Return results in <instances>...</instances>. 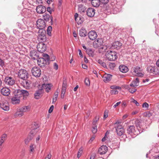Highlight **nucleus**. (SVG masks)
Returning a JSON list of instances; mask_svg holds the SVG:
<instances>
[{"label":"nucleus","mask_w":159,"mask_h":159,"mask_svg":"<svg viewBox=\"0 0 159 159\" xmlns=\"http://www.w3.org/2000/svg\"><path fill=\"white\" fill-rule=\"evenodd\" d=\"M14 96L20 99V98H24L29 95L28 92L25 90L18 89L16 90L13 92Z\"/></svg>","instance_id":"f257e3e1"},{"label":"nucleus","mask_w":159,"mask_h":159,"mask_svg":"<svg viewBox=\"0 0 159 159\" xmlns=\"http://www.w3.org/2000/svg\"><path fill=\"white\" fill-rule=\"evenodd\" d=\"M106 56L108 60L111 61H115L118 57L117 53L111 51H107L106 54Z\"/></svg>","instance_id":"f03ea898"},{"label":"nucleus","mask_w":159,"mask_h":159,"mask_svg":"<svg viewBox=\"0 0 159 159\" xmlns=\"http://www.w3.org/2000/svg\"><path fill=\"white\" fill-rule=\"evenodd\" d=\"M127 133L130 134L131 136L134 135L136 136L143 132V130H135V127L134 125H131L129 126L127 129Z\"/></svg>","instance_id":"7ed1b4c3"},{"label":"nucleus","mask_w":159,"mask_h":159,"mask_svg":"<svg viewBox=\"0 0 159 159\" xmlns=\"http://www.w3.org/2000/svg\"><path fill=\"white\" fill-rule=\"evenodd\" d=\"M18 75L20 78L24 80L27 79L29 76L28 72L24 69L20 70L18 72Z\"/></svg>","instance_id":"20e7f679"},{"label":"nucleus","mask_w":159,"mask_h":159,"mask_svg":"<svg viewBox=\"0 0 159 159\" xmlns=\"http://www.w3.org/2000/svg\"><path fill=\"white\" fill-rule=\"evenodd\" d=\"M37 28L39 29V31L45 30L44 28L46 26V23L44 20L42 19H39L36 22Z\"/></svg>","instance_id":"39448f33"},{"label":"nucleus","mask_w":159,"mask_h":159,"mask_svg":"<svg viewBox=\"0 0 159 159\" xmlns=\"http://www.w3.org/2000/svg\"><path fill=\"white\" fill-rule=\"evenodd\" d=\"M45 30L38 31V40L39 43H43L46 40Z\"/></svg>","instance_id":"423d86ee"},{"label":"nucleus","mask_w":159,"mask_h":159,"mask_svg":"<svg viewBox=\"0 0 159 159\" xmlns=\"http://www.w3.org/2000/svg\"><path fill=\"white\" fill-rule=\"evenodd\" d=\"M30 110V107L28 106H24L19 109L17 112V115L18 116H22L24 112H27Z\"/></svg>","instance_id":"0eeeda50"},{"label":"nucleus","mask_w":159,"mask_h":159,"mask_svg":"<svg viewBox=\"0 0 159 159\" xmlns=\"http://www.w3.org/2000/svg\"><path fill=\"white\" fill-rule=\"evenodd\" d=\"M32 75L36 77H39L41 75V72L40 68L38 67L35 66L31 69Z\"/></svg>","instance_id":"6e6552de"},{"label":"nucleus","mask_w":159,"mask_h":159,"mask_svg":"<svg viewBox=\"0 0 159 159\" xmlns=\"http://www.w3.org/2000/svg\"><path fill=\"white\" fill-rule=\"evenodd\" d=\"M23 37L25 39L30 40L33 37L32 32L28 31L23 32L22 34Z\"/></svg>","instance_id":"1a4fd4ad"},{"label":"nucleus","mask_w":159,"mask_h":159,"mask_svg":"<svg viewBox=\"0 0 159 159\" xmlns=\"http://www.w3.org/2000/svg\"><path fill=\"white\" fill-rule=\"evenodd\" d=\"M141 68L139 66H137L133 68L132 70L133 75L138 76H142L143 75L141 72Z\"/></svg>","instance_id":"9d476101"},{"label":"nucleus","mask_w":159,"mask_h":159,"mask_svg":"<svg viewBox=\"0 0 159 159\" xmlns=\"http://www.w3.org/2000/svg\"><path fill=\"white\" fill-rule=\"evenodd\" d=\"M121 6L117 4L112 6L111 12L113 14H116L121 11Z\"/></svg>","instance_id":"9b49d317"},{"label":"nucleus","mask_w":159,"mask_h":159,"mask_svg":"<svg viewBox=\"0 0 159 159\" xmlns=\"http://www.w3.org/2000/svg\"><path fill=\"white\" fill-rule=\"evenodd\" d=\"M147 70L150 73L156 75L159 73V70L156 67L149 66L147 68Z\"/></svg>","instance_id":"f8f14e48"},{"label":"nucleus","mask_w":159,"mask_h":159,"mask_svg":"<svg viewBox=\"0 0 159 159\" xmlns=\"http://www.w3.org/2000/svg\"><path fill=\"white\" fill-rule=\"evenodd\" d=\"M38 51L41 53L43 52L46 50V45L43 43H39L37 46Z\"/></svg>","instance_id":"ddd939ff"},{"label":"nucleus","mask_w":159,"mask_h":159,"mask_svg":"<svg viewBox=\"0 0 159 159\" xmlns=\"http://www.w3.org/2000/svg\"><path fill=\"white\" fill-rule=\"evenodd\" d=\"M103 43V40L102 39L98 38L93 42V46L94 48H97L101 46Z\"/></svg>","instance_id":"4468645a"},{"label":"nucleus","mask_w":159,"mask_h":159,"mask_svg":"<svg viewBox=\"0 0 159 159\" xmlns=\"http://www.w3.org/2000/svg\"><path fill=\"white\" fill-rule=\"evenodd\" d=\"M4 82L6 84L9 85H12L15 83V80L11 77H6L4 79Z\"/></svg>","instance_id":"2eb2a0df"},{"label":"nucleus","mask_w":159,"mask_h":159,"mask_svg":"<svg viewBox=\"0 0 159 159\" xmlns=\"http://www.w3.org/2000/svg\"><path fill=\"white\" fill-rule=\"evenodd\" d=\"M36 11L38 13L42 14L46 11V8L44 6L39 5L36 7Z\"/></svg>","instance_id":"dca6fc26"},{"label":"nucleus","mask_w":159,"mask_h":159,"mask_svg":"<svg viewBox=\"0 0 159 159\" xmlns=\"http://www.w3.org/2000/svg\"><path fill=\"white\" fill-rule=\"evenodd\" d=\"M30 56L32 59L33 60H37L39 58V55L37 51L35 50H33L30 51Z\"/></svg>","instance_id":"f3484780"},{"label":"nucleus","mask_w":159,"mask_h":159,"mask_svg":"<svg viewBox=\"0 0 159 159\" xmlns=\"http://www.w3.org/2000/svg\"><path fill=\"white\" fill-rule=\"evenodd\" d=\"M88 36L90 39L93 40L97 38V34L95 31L91 30L89 32Z\"/></svg>","instance_id":"a211bd4d"},{"label":"nucleus","mask_w":159,"mask_h":159,"mask_svg":"<svg viewBox=\"0 0 159 159\" xmlns=\"http://www.w3.org/2000/svg\"><path fill=\"white\" fill-rule=\"evenodd\" d=\"M116 131L117 134L119 136H121L123 134L124 130L123 127L120 125H118L116 128Z\"/></svg>","instance_id":"6ab92c4d"},{"label":"nucleus","mask_w":159,"mask_h":159,"mask_svg":"<svg viewBox=\"0 0 159 159\" xmlns=\"http://www.w3.org/2000/svg\"><path fill=\"white\" fill-rule=\"evenodd\" d=\"M36 129H32L30 132V135L29 137H28L25 140V144H27L29 143L31 139L33 136L35 135L34 132Z\"/></svg>","instance_id":"aec40b11"},{"label":"nucleus","mask_w":159,"mask_h":159,"mask_svg":"<svg viewBox=\"0 0 159 159\" xmlns=\"http://www.w3.org/2000/svg\"><path fill=\"white\" fill-rule=\"evenodd\" d=\"M107 150V147L106 146L103 145L99 149L98 152L101 155H103L106 153Z\"/></svg>","instance_id":"412c9836"},{"label":"nucleus","mask_w":159,"mask_h":159,"mask_svg":"<svg viewBox=\"0 0 159 159\" xmlns=\"http://www.w3.org/2000/svg\"><path fill=\"white\" fill-rule=\"evenodd\" d=\"M32 11L29 9H24L23 10L22 15L25 17H29L30 16Z\"/></svg>","instance_id":"4be33fe9"},{"label":"nucleus","mask_w":159,"mask_h":159,"mask_svg":"<svg viewBox=\"0 0 159 159\" xmlns=\"http://www.w3.org/2000/svg\"><path fill=\"white\" fill-rule=\"evenodd\" d=\"M87 15L89 17H92L95 14V9L92 8H89L86 11Z\"/></svg>","instance_id":"5701e85b"},{"label":"nucleus","mask_w":159,"mask_h":159,"mask_svg":"<svg viewBox=\"0 0 159 159\" xmlns=\"http://www.w3.org/2000/svg\"><path fill=\"white\" fill-rule=\"evenodd\" d=\"M37 64L41 67H44L47 64V62L43 60V58H38L37 60Z\"/></svg>","instance_id":"b1692460"},{"label":"nucleus","mask_w":159,"mask_h":159,"mask_svg":"<svg viewBox=\"0 0 159 159\" xmlns=\"http://www.w3.org/2000/svg\"><path fill=\"white\" fill-rule=\"evenodd\" d=\"M121 46L122 44L120 42L116 41L112 43L111 48L114 49H118Z\"/></svg>","instance_id":"393cba45"},{"label":"nucleus","mask_w":159,"mask_h":159,"mask_svg":"<svg viewBox=\"0 0 159 159\" xmlns=\"http://www.w3.org/2000/svg\"><path fill=\"white\" fill-rule=\"evenodd\" d=\"M1 93L3 95L8 96L10 94V90L7 88H3L1 90Z\"/></svg>","instance_id":"a878e982"},{"label":"nucleus","mask_w":159,"mask_h":159,"mask_svg":"<svg viewBox=\"0 0 159 159\" xmlns=\"http://www.w3.org/2000/svg\"><path fill=\"white\" fill-rule=\"evenodd\" d=\"M0 107L5 111H8L9 109V107L7 103L0 102Z\"/></svg>","instance_id":"bb28decb"},{"label":"nucleus","mask_w":159,"mask_h":159,"mask_svg":"<svg viewBox=\"0 0 159 159\" xmlns=\"http://www.w3.org/2000/svg\"><path fill=\"white\" fill-rule=\"evenodd\" d=\"M43 18L44 20L46 21H48L49 20L50 18L51 24L52 25L53 23V17L52 16H50L49 14L45 13L43 15Z\"/></svg>","instance_id":"cd10ccee"},{"label":"nucleus","mask_w":159,"mask_h":159,"mask_svg":"<svg viewBox=\"0 0 159 159\" xmlns=\"http://www.w3.org/2000/svg\"><path fill=\"white\" fill-rule=\"evenodd\" d=\"M119 69L120 71L124 73H125L129 70L128 67L127 66L123 65H121L120 66Z\"/></svg>","instance_id":"c85d7f7f"},{"label":"nucleus","mask_w":159,"mask_h":159,"mask_svg":"<svg viewBox=\"0 0 159 159\" xmlns=\"http://www.w3.org/2000/svg\"><path fill=\"white\" fill-rule=\"evenodd\" d=\"M42 93V89H39L37 90L34 94V98L36 99H39Z\"/></svg>","instance_id":"c756f323"},{"label":"nucleus","mask_w":159,"mask_h":159,"mask_svg":"<svg viewBox=\"0 0 159 159\" xmlns=\"http://www.w3.org/2000/svg\"><path fill=\"white\" fill-rule=\"evenodd\" d=\"M112 75L110 74H106L103 77V81L105 82H107L110 81Z\"/></svg>","instance_id":"7c9ffc66"},{"label":"nucleus","mask_w":159,"mask_h":159,"mask_svg":"<svg viewBox=\"0 0 159 159\" xmlns=\"http://www.w3.org/2000/svg\"><path fill=\"white\" fill-rule=\"evenodd\" d=\"M79 35L82 37H84L86 36V30L84 28H82L79 31Z\"/></svg>","instance_id":"2f4dec72"},{"label":"nucleus","mask_w":159,"mask_h":159,"mask_svg":"<svg viewBox=\"0 0 159 159\" xmlns=\"http://www.w3.org/2000/svg\"><path fill=\"white\" fill-rule=\"evenodd\" d=\"M7 137V135L5 134H3L0 138V152L1 150V147L2 144L5 140Z\"/></svg>","instance_id":"473e14b6"},{"label":"nucleus","mask_w":159,"mask_h":159,"mask_svg":"<svg viewBox=\"0 0 159 159\" xmlns=\"http://www.w3.org/2000/svg\"><path fill=\"white\" fill-rule=\"evenodd\" d=\"M20 99L15 96H13L11 99L12 103L13 104H19L20 102Z\"/></svg>","instance_id":"72a5a7b5"},{"label":"nucleus","mask_w":159,"mask_h":159,"mask_svg":"<svg viewBox=\"0 0 159 159\" xmlns=\"http://www.w3.org/2000/svg\"><path fill=\"white\" fill-rule=\"evenodd\" d=\"M78 11L80 13L84 12L86 10L85 7L82 4H79L78 5Z\"/></svg>","instance_id":"f704fd0d"},{"label":"nucleus","mask_w":159,"mask_h":159,"mask_svg":"<svg viewBox=\"0 0 159 159\" xmlns=\"http://www.w3.org/2000/svg\"><path fill=\"white\" fill-rule=\"evenodd\" d=\"M43 57L40 58L43 59V60L45 61H46V62L49 63V61H50V60L49 58V56L48 54L45 53H43Z\"/></svg>","instance_id":"c9c22d12"},{"label":"nucleus","mask_w":159,"mask_h":159,"mask_svg":"<svg viewBox=\"0 0 159 159\" xmlns=\"http://www.w3.org/2000/svg\"><path fill=\"white\" fill-rule=\"evenodd\" d=\"M86 51L87 53L90 56L93 57L94 56V51L92 49L88 48Z\"/></svg>","instance_id":"e433bc0d"},{"label":"nucleus","mask_w":159,"mask_h":159,"mask_svg":"<svg viewBox=\"0 0 159 159\" xmlns=\"http://www.w3.org/2000/svg\"><path fill=\"white\" fill-rule=\"evenodd\" d=\"M42 87L43 88H45L46 91L48 93L51 89V85L50 84H43L42 85Z\"/></svg>","instance_id":"4c0bfd02"},{"label":"nucleus","mask_w":159,"mask_h":159,"mask_svg":"<svg viewBox=\"0 0 159 159\" xmlns=\"http://www.w3.org/2000/svg\"><path fill=\"white\" fill-rule=\"evenodd\" d=\"M135 125L137 127L138 130L143 131V129L141 128L140 125V123L139 120H137L135 122Z\"/></svg>","instance_id":"58836bf2"},{"label":"nucleus","mask_w":159,"mask_h":159,"mask_svg":"<svg viewBox=\"0 0 159 159\" xmlns=\"http://www.w3.org/2000/svg\"><path fill=\"white\" fill-rule=\"evenodd\" d=\"M36 148L35 145L31 144L30 146V153H33L34 152V149Z\"/></svg>","instance_id":"ea45409f"},{"label":"nucleus","mask_w":159,"mask_h":159,"mask_svg":"<svg viewBox=\"0 0 159 159\" xmlns=\"http://www.w3.org/2000/svg\"><path fill=\"white\" fill-rule=\"evenodd\" d=\"M97 62L102 66L104 68L107 67L106 65L105 62L103 61L100 59H99L98 60Z\"/></svg>","instance_id":"a19ab883"},{"label":"nucleus","mask_w":159,"mask_h":159,"mask_svg":"<svg viewBox=\"0 0 159 159\" xmlns=\"http://www.w3.org/2000/svg\"><path fill=\"white\" fill-rule=\"evenodd\" d=\"M83 18L82 17H80L79 19H77L75 20L79 25L81 24L83 22Z\"/></svg>","instance_id":"79ce46f5"},{"label":"nucleus","mask_w":159,"mask_h":159,"mask_svg":"<svg viewBox=\"0 0 159 159\" xmlns=\"http://www.w3.org/2000/svg\"><path fill=\"white\" fill-rule=\"evenodd\" d=\"M83 148L82 147H81L77 153V157L78 158H80L82 154L83 153Z\"/></svg>","instance_id":"37998d69"},{"label":"nucleus","mask_w":159,"mask_h":159,"mask_svg":"<svg viewBox=\"0 0 159 159\" xmlns=\"http://www.w3.org/2000/svg\"><path fill=\"white\" fill-rule=\"evenodd\" d=\"M128 89L129 92L132 94L134 93L137 90V89L135 88L128 87Z\"/></svg>","instance_id":"c03bdc74"},{"label":"nucleus","mask_w":159,"mask_h":159,"mask_svg":"<svg viewBox=\"0 0 159 159\" xmlns=\"http://www.w3.org/2000/svg\"><path fill=\"white\" fill-rule=\"evenodd\" d=\"M52 27L51 26H48L47 29V33L48 35L49 36H51V31L52 30Z\"/></svg>","instance_id":"a18cd8bd"},{"label":"nucleus","mask_w":159,"mask_h":159,"mask_svg":"<svg viewBox=\"0 0 159 159\" xmlns=\"http://www.w3.org/2000/svg\"><path fill=\"white\" fill-rule=\"evenodd\" d=\"M110 88L111 89H121V88L120 87L116 86V85H112L110 87Z\"/></svg>","instance_id":"49530a36"},{"label":"nucleus","mask_w":159,"mask_h":159,"mask_svg":"<svg viewBox=\"0 0 159 159\" xmlns=\"http://www.w3.org/2000/svg\"><path fill=\"white\" fill-rule=\"evenodd\" d=\"M131 102L134 103L136 106H138L139 105V103L136 100L134 99L133 98H131Z\"/></svg>","instance_id":"de8ad7c7"},{"label":"nucleus","mask_w":159,"mask_h":159,"mask_svg":"<svg viewBox=\"0 0 159 159\" xmlns=\"http://www.w3.org/2000/svg\"><path fill=\"white\" fill-rule=\"evenodd\" d=\"M133 83L135 84H137V86H138V84L139 83V79L138 78H137L135 79V80L132 81Z\"/></svg>","instance_id":"09e8293b"},{"label":"nucleus","mask_w":159,"mask_h":159,"mask_svg":"<svg viewBox=\"0 0 159 159\" xmlns=\"http://www.w3.org/2000/svg\"><path fill=\"white\" fill-rule=\"evenodd\" d=\"M97 125L94 126L93 127L92 131L93 134L97 132Z\"/></svg>","instance_id":"8fccbe9b"},{"label":"nucleus","mask_w":159,"mask_h":159,"mask_svg":"<svg viewBox=\"0 0 159 159\" xmlns=\"http://www.w3.org/2000/svg\"><path fill=\"white\" fill-rule=\"evenodd\" d=\"M13 32V34L16 35H19V32L16 29H14Z\"/></svg>","instance_id":"3c124183"},{"label":"nucleus","mask_w":159,"mask_h":159,"mask_svg":"<svg viewBox=\"0 0 159 159\" xmlns=\"http://www.w3.org/2000/svg\"><path fill=\"white\" fill-rule=\"evenodd\" d=\"M109 66L111 69H113L116 66V64L114 63H110L109 64Z\"/></svg>","instance_id":"603ef678"},{"label":"nucleus","mask_w":159,"mask_h":159,"mask_svg":"<svg viewBox=\"0 0 159 159\" xmlns=\"http://www.w3.org/2000/svg\"><path fill=\"white\" fill-rule=\"evenodd\" d=\"M5 34L3 33H0V41L2 42L4 38Z\"/></svg>","instance_id":"864d4df0"},{"label":"nucleus","mask_w":159,"mask_h":159,"mask_svg":"<svg viewBox=\"0 0 159 159\" xmlns=\"http://www.w3.org/2000/svg\"><path fill=\"white\" fill-rule=\"evenodd\" d=\"M142 107L143 108H145L148 109L149 107V105L147 103L145 102L143 104Z\"/></svg>","instance_id":"5fc2aeb1"},{"label":"nucleus","mask_w":159,"mask_h":159,"mask_svg":"<svg viewBox=\"0 0 159 159\" xmlns=\"http://www.w3.org/2000/svg\"><path fill=\"white\" fill-rule=\"evenodd\" d=\"M84 82L85 84L86 85L88 86L90 84V82L89 80V79L87 78H86L85 79Z\"/></svg>","instance_id":"6e6d98bb"},{"label":"nucleus","mask_w":159,"mask_h":159,"mask_svg":"<svg viewBox=\"0 0 159 159\" xmlns=\"http://www.w3.org/2000/svg\"><path fill=\"white\" fill-rule=\"evenodd\" d=\"M4 61L1 59L0 58V66L2 67L4 66Z\"/></svg>","instance_id":"4d7b16f0"},{"label":"nucleus","mask_w":159,"mask_h":159,"mask_svg":"<svg viewBox=\"0 0 159 159\" xmlns=\"http://www.w3.org/2000/svg\"><path fill=\"white\" fill-rule=\"evenodd\" d=\"M98 119H99L98 117H96L95 118V120H93V126L96 125V123H97L98 120Z\"/></svg>","instance_id":"13d9d810"},{"label":"nucleus","mask_w":159,"mask_h":159,"mask_svg":"<svg viewBox=\"0 0 159 159\" xmlns=\"http://www.w3.org/2000/svg\"><path fill=\"white\" fill-rule=\"evenodd\" d=\"M108 111H106L104 112L103 118L104 119H106L108 116Z\"/></svg>","instance_id":"bf43d9fd"},{"label":"nucleus","mask_w":159,"mask_h":159,"mask_svg":"<svg viewBox=\"0 0 159 159\" xmlns=\"http://www.w3.org/2000/svg\"><path fill=\"white\" fill-rule=\"evenodd\" d=\"M9 39L10 41H11L12 42H15L16 40V38L12 36H10Z\"/></svg>","instance_id":"052dcab7"},{"label":"nucleus","mask_w":159,"mask_h":159,"mask_svg":"<svg viewBox=\"0 0 159 159\" xmlns=\"http://www.w3.org/2000/svg\"><path fill=\"white\" fill-rule=\"evenodd\" d=\"M53 108L54 106L53 105H52L48 110V112L49 113H51L52 111Z\"/></svg>","instance_id":"680f3d73"},{"label":"nucleus","mask_w":159,"mask_h":159,"mask_svg":"<svg viewBox=\"0 0 159 159\" xmlns=\"http://www.w3.org/2000/svg\"><path fill=\"white\" fill-rule=\"evenodd\" d=\"M16 25L19 28L22 30L23 29V28L22 27L20 23L19 22L17 23Z\"/></svg>","instance_id":"e2e57ef3"},{"label":"nucleus","mask_w":159,"mask_h":159,"mask_svg":"<svg viewBox=\"0 0 159 159\" xmlns=\"http://www.w3.org/2000/svg\"><path fill=\"white\" fill-rule=\"evenodd\" d=\"M130 87L135 88L137 87V84H135L133 83V82L130 84Z\"/></svg>","instance_id":"0e129e2a"},{"label":"nucleus","mask_w":159,"mask_h":159,"mask_svg":"<svg viewBox=\"0 0 159 159\" xmlns=\"http://www.w3.org/2000/svg\"><path fill=\"white\" fill-rule=\"evenodd\" d=\"M52 9L50 7H48L47 8V11L50 13V14L52 13Z\"/></svg>","instance_id":"69168bd1"},{"label":"nucleus","mask_w":159,"mask_h":159,"mask_svg":"<svg viewBox=\"0 0 159 159\" xmlns=\"http://www.w3.org/2000/svg\"><path fill=\"white\" fill-rule=\"evenodd\" d=\"M53 68L56 70H57L58 68V66L55 62L53 63Z\"/></svg>","instance_id":"338daca9"},{"label":"nucleus","mask_w":159,"mask_h":159,"mask_svg":"<svg viewBox=\"0 0 159 159\" xmlns=\"http://www.w3.org/2000/svg\"><path fill=\"white\" fill-rule=\"evenodd\" d=\"M96 156V154L95 153L92 154L90 158V159H94Z\"/></svg>","instance_id":"774afa93"}]
</instances>
